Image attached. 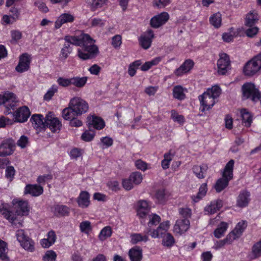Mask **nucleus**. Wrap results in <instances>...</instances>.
<instances>
[{"label":"nucleus","mask_w":261,"mask_h":261,"mask_svg":"<svg viewBox=\"0 0 261 261\" xmlns=\"http://www.w3.org/2000/svg\"><path fill=\"white\" fill-rule=\"evenodd\" d=\"M228 227V223L225 222H222L215 230L214 232V236L218 239L224 236Z\"/></svg>","instance_id":"36"},{"label":"nucleus","mask_w":261,"mask_h":261,"mask_svg":"<svg viewBox=\"0 0 261 261\" xmlns=\"http://www.w3.org/2000/svg\"><path fill=\"white\" fill-rule=\"evenodd\" d=\"M95 136V132L91 130V128L89 130H85L82 135V139L86 142H90L92 141Z\"/></svg>","instance_id":"48"},{"label":"nucleus","mask_w":261,"mask_h":261,"mask_svg":"<svg viewBox=\"0 0 261 261\" xmlns=\"http://www.w3.org/2000/svg\"><path fill=\"white\" fill-rule=\"evenodd\" d=\"M207 169L208 167L206 165H202L201 166L195 165L193 166L192 170L197 177L201 179L205 177L204 174Z\"/></svg>","instance_id":"34"},{"label":"nucleus","mask_w":261,"mask_h":261,"mask_svg":"<svg viewBox=\"0 0 261 261\" xmlns=\"http://www.w3.org/2000/svg\"><path fill=\"white\" fill-rule=\"evenodd\" d=\"M148 36H142L139 39L141 46L144 49H147L151 46L152 39L154 37L153 32L151 30L147 31Z\"/></svg>","instance_id":"23"},{"label":"nucleus","mask_w":261,"mask_h":261,"mask_svg":"<svg viewBox=\"0 0 261 261\" xmlns=\"http://www.w3.org/2000/svg\"><path fill=\"white\" fill-rule=\"evenodd\" d=\"M45 127H48L53 133L59 132L62 127L61 121L58 118L52 117L49 114L45 117Z\"/></svg>","instance_id":"13"},{"label":"nucleus","mask_w":261,"mask_h":261,"mask_svg":"<svg viewBox=\"0 0 261 261\" xmlns=\"http://www.w3.org/2000/svg\"><path fill=\"white\" fill-rule=\"evenodd\" d=\"M234 162L233 160H230L226 165L222 172L223 179H231L233 177V168ZM219 179H223L219 178Z\"/></svg>","instance_id":"28"},{"label":"nucleus","mask_w":261,"mask_h":261,"mask_svg":"<svg viewBox=\"0 0 261 261\" xmlns=\"http://www.w3.org/2000/svg\"><path fill=\"white\" fill-rule=\"evenodd\" d=\"M171 113V118L175 122H177L180 124H182L185 122V118L183 115H179L176 111L172 110Z\"/></svg>","instance_id":"53"},{"label":"nucleus","mask_w":261,"mask_h":261,"mask_svg":"<svg viewBox=\"0 0 261 261\" xmlns=\"http://www.w3.org/2000/svg\"><path fill=\"white\" fill-rule=\"evenodd\" d=\"M242 94L244 99H251L253 101H256L258 98V90L255 85L251 83H246L242 87Z\"/></svg>","instance_id":"7"},{"label":"nucleus","mask_w":261,"mask_h":261,"mask_svg":"<svg viewBox=\"0 0 261 261\" xmlns=\"http://www.w3.org/2000/svg\"><path fill=\"white\" fill-rule=\"evenodd\" d=\"M190 222L187 219H179L176 220L174 226V232L181 235L186 232L189 228Z\"/></svg>","instance_id":"15"},{"label":"nucleus","mask_w":261,"mask_h":261,"mask_svg":"<svg viewBox=\"0 0 261 261\" xmlns=\"http://www.w3.org/2000/svg\"><path fill=\"white\" fill-rule=\"evenodd\" d=\"M24 194L38 196L43 193V188L37 185H28L25 188Z\"/></svg>","instance_id":"25"},{"label":"nucleus","mask_w":261,"mask_h":261,"mask_svg":"<svg viewBox=\"0 0 261 261\" xmlns=\"http://www.w3.org/2000/svg\"><path fill=\"white\" fill-rule=\"evenodd\" d=\"M249 28L245 31V33L247 37L252 38L257 34L259 29L257 27H253V26Z\"/></svg>","instance_id":"55"},{"label":"nucleus","mask_w":261,"mask_h":261,"mask_svg":"<svg viewBox=\"0 0 261 261\" xmlns=\"http://www.w3.org/2000/svg\"><path fill=\"white\" fill-rule=\"evenodd\" d=\"M80 228L82 232L88 234L92 229L91 223L89 221H84L80 223Z\"/></svg>","instance_id":"49"},{"label":"nucleus","mask_w":261,"mask_h":261,"mask_svg":"<svg viewBox=\"0 0 261 261\" xmlns=\"http://www.w3.org/2000/svg\"><path fill=\"white\" fill-rule=\"evenodd\" d=\"M229 180H217L214 188L217 192H220L228 185Z\"/></svg>","instance_id":"50"},{"label":"nucleus","mask_w":261,"mask_h":261,"mask_svg":"<svg viewBox=\"0 0 261 261\" xmlns=\"http://www.w3.org/2000/svg\"><path fill=\"white\" fill-rule=\"evenodd\" d=\"M194 65V63L192 60H186L180 66L175 70L174 73L176 76H181L188 73L193 67Z\"/></svg>","instance_id":"19"},{"label":"nucleus","mask_w":261,"mask_h":261,"mask_svg":"<svg viewBox=\"0 0 261 261\" xmlns=\"http://www.w3.org/2000/svg\"><path fill=\"white\" fill-rule=\"evenodd\" d=\"M121 43V36L119 35L114 36L112 39V44L115 48L119 47Z\"/></svg>","instance_id":"62"},{"label":"nucleus","mask_w":261,"mask_h":261,"mask_svg":"<svg viewBox=\"0 0 261 261\" xmlns=\"http://www.w3.org/2000/svg\"><path fill=\"white\" fill-rule=\"evenodd\" d=\"M87 119L89 129L93 127L96 129H101L105 126V123L103 119L95 115H89L87 117Z\"/></svg>","instance_id":"16"},{"label":"nucleus","mask_w":261,"mask_h":261,"mask_svg":"<svg viewBox=\"0 0 261 261\" xmlns=\"http://www.w3.org/2000/svg\"><path fill=\"white\" fill-rule=\"evenodd\" d=\"M12 204L15 206V213L11 210L10 204L3 202L0 204V213L12 225L17 227L22 226V217L28 216L29 214L30 207L28 202L27 200L14 198L12 201Z\"/></svg>","instance_id":"1"},{"label":"nucleus","mask_w":261,"mask_h":261,"mask_svg":"<svg viewBox=\"0 0 261 261\" xmlns=\"http://www.w3.org/2000/svg\"><path fill=\"white\" fill-rule=\"evenodd\" d=\"M169 19V14L163 12L152 17L150 20V25L152 28L157 29L165 24Z\"/></svg>","instance_id":"10"},{"label":"nucleus","mask_w":261,"mask_h":261,"mask_svg":"<svg viewBox=\"0 0 261 261\" xmlns=\"http://www.w3.org/2000/svg\"><path fill=\"white\" fill-rule=\"evenodd\" d=\"M62 117L65 120L69 121L74 117H78V116L75 114L74 110L69 103L68 107L64 109L62 111Z\"/></svg>","instance_id":"35"},{"label":"nucleus","mask_w":261,"mask_h":261,"mask_svg":"<svg viewBox=\"0 0 261 261\" xmlns=\"http://www.w3.org/2000/svg\"><path fill=\"white\" fill-rule=\"evenodd\" d=\"M247 226V221L242 220L238 223L232 231L240 238L246 229Z\"/></svg>","instance_id":"42"},{"label":"nucleus","mask_w":261,"mask_h":261,"mask_svg":"<svg viewBox=\"0 0 261 261\" xmlns=\"http://www.w3.org/2000/svg\"><path fill=\"white\" fill-rule=\"evenodd\" d=\"M64 40L65 41V43L68 44L70 46H71V45H74L80 47L84 42V34L81 35L80 37L66 36L64 38Z\"/></svg>","instance_id":"30"},{"label":"nucleus","mask_w":261,"mask_h":261,"mask_svg":"<svg viewBox=\"0 0 261 261\" xmlns=\"http://www.w3.org/2000/svg\"><path fill=\"white\" fill-rule=\"evenodd\" d=\"M135 166L138 169L142 171H145L147 169V164L141 160H137L135 162Z\"/></svg>","instance_id":"64"},{"label":"nucleus","mask_w":261,"mask_h":261,"mask_svg":"<svg viewBox=\"0 0 261 261\" xmlns=\"http://www.w3.org/2000/svg\"><path fill=\"white\" fill-rule=\"evenodd\" d=\"M250 200V192L246 190H242L236 198V206L241 208L246 207L248 205Z\"/></svg>","instance_id":"11"},{"label":"nucleus","mask_w":261,"mask_h":261,"mask_svg":"<svg viewBox=\"0 0 261 261\" xmlns=\"http://www.w3.org/2000/svg\"><path fill=\"white\" fill-rule=\"evenodd\" d=\"M258 14L254 11H250L245 18V25L248 27H252L258 20Z\"/></svg>","instance_id":"29"},{"label":"nucleus","mask_w":261,"mask_h":261,"mask_svg":"<svg viewBox=\"0 0 261 261\" xmlns=\"http://www.w3.org/2000/svg\"><path fill=\"white\" fill-rule=\"evenodd\" d=\"M28 142V138L27 136L23 135L21 136L18 140L17 144L18 146H20L21 148H24L27 146Z\"/></svg>","instance_id":"63"},{"label":"nucleus","mask_w":261,"mask_h":261,"mask_svg":"<svg viewBox=\"0 0 261 261\" xmlns=\"http://www.w3.org/2000/svg\"><path fill=\"white\" fill-rule=\"evenodd\" d=\"M58 91V87L56 85H53L44 95V99L49 100L54 96L55 93Z\"/></svg>","instance_id":"54"},{"label":"nucleus","mask_w":261,"mask_h":261,"mask_svg":"<svg viewBox=\"0 0 261 261\" xmlns=\"http://www.w3.org/2000/svg\"><path fill=\"white\" fill-rule=\"evenodd\" d=\"M163 239V245L165 246L170 247L173 246L175 243V240L171 234L167 233L164 234Z\"/></svg>","instance_id":"46"},{"label":"nucleus","mask_w":261,"mask_h":261,"mask_svg":"<svg viewBox=\"0 0 261 261\" xmlns=\"http://www.w3.org/2000/svg\"><path fill=\"white\" fill-rule=\"evenodd\" d=\"M8 248L7 244L0 239V258L3 261H9L7 256Z\"/></svg>","instance_id":"37"},{"label":"nucleus","mask_w":261,"mask_h":261,"mask_svg":"<svg viewBox=\"0 0 261 261\" xmlns=\"http://www.w3.org/2000/svg\"><path fill=\"white\" fill-rule=\"evenodd\" d=\"M221 15L218 13L213 14L210 18V23L216 28H219L221 25Z\"/></svg>","instance_id":"44"},{"label":"nucleus","mask_w":261,"mask_h":261,"mask_svg":"<svg viewBox=\"0 0 261 261\" xmlns=\"http://www.w3.org/2000/svg\"><path fill=\"white\" fill-rule=\"evenodd\" d=\"M74 20V17L69 13H64L61 14L55 22V28L58 29L61 26L66 23L72 22Z\"/></svg>","instance_id":"21"},{"label":"nucleus","mask_w":261,"mask_h":261,"mask_svg":"<svg viewBox=\"0 0 261 261\" xmlns=\"http://www.w3.org/2000/svg\"><path fill=\"white\" fill-rule=\"evenodd\" d=\"M199 100L201 105L202 106V109L201 110L202 112H204L205 110H209L215 105V98L210 96L208 94L205 92L199 96Z\"/></svg>","instance_id":"12"},{"label":"nucleus","mask_w":261,"mask_h":261,"mask_svg":"<svg viewBox=\"0 0 261 261\" xmlns=\"http://www.w3.org/2000/svg\"><path fill=\"white\" fill-rule=\"evenodd\" d=\"M69 103L78 116L86 113L88 110V103L80 97L72 98Z\"/></svg>","instance_id":"6"},{"label":"nucleus","mask_w":261,"mask_h":261,"mask_svg":"<svg viewBox=\"0 0 261 261\" xmlns=\"http://www.w3.org/2000/svg\"><path fill=\"white\" fill-rule=\"evenodd\" d=\"M250 256L253 259L261 257V239L252 246Z\"/></svg>","instance_id":"31"},{"label":"nucleus","mask_w":261,"mask_h":261,"mask_svg":"<svg viewBox=\"0 0 261 261\" xmlns=\"http://www.w3.org/2000/svg\"><path fill=\"white\" fill-rule=\"evenodd\" d=\"M207 192L206 184H202L199 189V192L196 196L192 197V200L194 202H197L200 200L206 194Z\"/></svg>","instance_id":"39"},{"label":"nucleus","mask_w":261,"mask_h":261,"mask_svg":"<svg viewBox=\"0 0 261 261\" xmlns=\"http://www.w3.org/2000/svg\"><path fill=\"white\" fill-rule=\"evenodd\" d=\"M155 198L157 202L159 203H162L165 201V191L163 190H159L155 195Z\"/></svg>","instance_id":"57"},{"label":"nucleus","mask_w":261,"mask_h":261,"mask_svg":"<svg viewBox=\"0 0 261 261\" xmlns=\"http://www.w3.org/2000/svg\"><path fill=\"white\" fill-rule=\"evenodd\" d=\"M173 97L181 100L186 98V95L184 93V88L180 85L175 86L173 89Z\"/></svg>","instance_id":"38"},{"label":"nucleus","mask_w":261,"mask_h":261,"mask_svg":"<svg viewBox=\"0 0 261 261\" xmlns=\"http://www.w3.org/2000/svg\"><path fill=\"white\" fill-rule=\"evenodd\" d=\"M15 149V143L12 138H8L2 141L0 144V156L11 155Z\"/></svg>","instance_id":"8"},{"label":"nucleus","mask_w":261,"mask_h":261,"mask_svg":"<svg viewBox=\"0 0 261 261\" xmlns=\"http://www.w3.org/2000/svg\"><path fill=\"white\" fill-rule=\"evenodd\" d=\"M106 0H92L91 8L93 11L95 9L101 8L104 4H105Z\"/></svg>","instance_id":"59"},{"label":"nucleus","mask_w":261,"mask_h":261,"mask_svg":"<svg viewBox=\"0 0 261 261\" xmlns=\"http://www.w3.org/2000/svg\"><path fill=\"white\" fill-rule=\"evenodd\" d=\"M17 240L25 250L32 252L35 250V243L25 232L23 229H18L16 232Z\"/></svg>","instance_id":"5"},{"label":"nucleus","mask_w":261,"mask_h":261,"mask_svg":"<svg viewBox=\"0 0 261 261\" xmlns=\"http://www.w3.org/2000/svg\"><path fill=\"white\" fill-rule=\"evenodd\" d=\"M148 217L149 221L147 224V233L150 234V233L152 231L151 227L153 225H158L161 221V218L155 214H151Z\"/></svg>","instance_id":"32"},{"label":"nucleus","mask_w":261,"mask_h":261,"mask_svg":"<svg viewBox=\"0 0 261 261\" xmlns=\"http://www.w3.org/2000/svg\"><path fill=\"white\" fill-rule=\"evenodd\" d=\"M241 115L243 124L246 127H250L252 122V116L251 113L246 109H243L241 111Z\"/></svg>","instance_id":"33"},{"label":"nucleus","mask_w":261,"mask_h":261,"mask_svg":"<svg viewBox=\"0 0 261 261\" xmlns=\"http://www.w3.org/2000/svg\"><path fill=\"white\" fill-rule=\"evenodd\" d=\"M112 233V230L110 226H107L103 227L100 231L98 238L100 241H104L110 237Z\"/></svg>","instance_id":"43"},{"label":"nucleus","mask_w":261,"mask_h":261,"mask_svg":"<svg viewBox=\"0 0 261 261\" xmlns=\"http://www.w3.org/2000/svg\"><path fill=\"white\" fill-rule=\"evenodd\" d=\"M128 254L130 261H141L142 259V250L139 246H136L130 249Z\"/></svg>","instance_id":"22"},{"label":"nucleus","mask_w":261,"mask_h":261,"mask_svg":"<svg viewBox=\"0 0 261 261\" xmlns=\"http://www.w3.org/2000/svg\"><path fill=\"white\" fill-rule=\"evenodd\" d=\"M57 257L56 253L53 250L47 251L43 256V261H55Z\"/></svg>","instance_id":"52"},{"label":"nucleus","mask_w":261,"mask_h":261,"mask_svg":"<svg viewBox=\"0 0 261 261\" xmlns=\"http://www.w3.org/2000/svg\"><path fill=\"white\" fill-rule=\"evenodd\" d=\"M170 3V0H153V6L158 8L164 7Z\"/></svg>","instance_id":"60"},{"label":"nucleus","mask_w":261,"mask_h":261,"mask_svg":"<svg viewBox=\"0 0 261 261\" xmlns=\"http://www.w3.org/2000/svg\"><path fill=\"white\" fill-rule=\"evenodd\" d=\"M57 83L60 86L63 87H67L71 85V78L66 79L60 77L57 80Z\"/></svg>","instance_id":"56"},{"label":"nucleus","mask_w":261,"mask_h":261,"mask_svg":"<svg viewBox=\"0 0 261 261\" xmlns=\"http://www.w3.org/2000/svg\"><path fill=\"white\" fill-rule=\"evenodd\" d=\"M170 225V223L169 221H166L161 223L156 229L152 230V232L150 233V236L153 238L163 237V235L165 234L168 231Z\"/></svg>","instance_id":"18"},{"label":"nucleus","mask_w":261,"mask_h":261,"mask_svg":"<svg viewBox=\"0 0 261 261\" xmlns=\"http://www.w3.org/2000/svg\"><path fill=\"white\" fill-rule=\"evenodd\" d=\"M261 69V52L248 61L244 65L243 72L246 76H251Z\"/></svg>","instance_id":"4"},{"label":"nucleus","mask_w":261,"mask_h":261,"mask_svg":"<svg viewBox=\"0 0 261 261\" xmlns=\"http://www.w3.org/2000/svg\"><path fill=\"white\" fill-rule=\"evenodd\" d=\"M44 118L41 114H34L32 116L30 121L34 128L37 130H41L45 128V120L44 121Z\"/></svg>","instance_id":"20"},{"label":"nucleus","mask_w":261,"mask_h":261,"mask_svg":"<svg viewBox=\"0 0 261 261\" xmlns=\"http://www.w3.org/2000/svg\"><path fill=\"white\" fill-rule=\"evenodd\" d=\"M87 81V77L86 76L82 77L76 76L71 78V85H73L77 88H82L84 87Z\"/></svg>","instance_id":"40"},{"label":"nucleus","mask_w":261,"mask_h":261,"mask_svg":"<svg viewBox=\"0 0 261 261\" xmlns=\"http://www.w3.org/2000/svg\"><path fill=\"white\" fill-rule=\"evenodd\" d=\"M13 122V120L5 116H2L0 118V127H5L7 125H12Z\"/></svg>","instance_id":"58"},{"label":"nucleus","mask_w":261,"mask_h":261,"mask_svg":"<svg viewBox=\"0 0 261 261\" xmlns=\"http://www.w3.org/2000/svg\"><path fill=\"white\" fill-rule=\"evenodd\" d=\"M72 48L68 44L64 43L63 47L61 49L60 58L62 60H65L72 52Z\"/></svg>","instance_id":"41"},{"label":"nucleus","mask_w":261,"mask_h":261,"mask_svg":"<svg viewBox=\"0 0 261 261\" xmlns=\"http://www.w3.org/2000/svg\"><path fill=\"white\" fill-rule=\"evenodd\" d=\"M205 92L216 99L221 94V89L218 86H214L211 88L208 89Z\"/></svg>","instance_id":"45"},{"label":"nucleus","mask_w":261,"mask_h":261,"mask_svg":"<svg viewBox=\"0 0 261 261\" xmlns=\"http://www.w3.org/2000/svg\"><path fill=\"white\" fill-rule=\"evenodd\" d=\"M230 65V61L229 56L226 53L220 55V58L217 61L218 72L219 74L224 75L228 71Z\"/></svg>","instance_id":"9"},{"label":"nucleus","mask_w":261,"mask_h":261,"mask_svg":"<svg viewBox=\"0 0 261 261\" xmlns=\"http://www.w3.org/2000/svg\"><path fill=\"white\" fill-rule=\"evenodd\" d=\"M78 205L82 208L87 207L90 204V195L86 191H82L77 200Z\"/></svg>","instance_id":"27"},{"label":"nucleus","mask_w":261,"mask_h":261,"mask_svg":"<svg viewBox=\"0 0 261 261\" xmlns=\"http://www.w3.org/2000/svg\"><path fill=\"white\" fill-rule=\"evenodd\" d=\"M30 59L29 55L27 53L23 54L19 57L18 64L15 68V70L19 73L27 71L30 67Z\"/></svg>","instance_id":"17"},{"label":"nucleus","mask_w":261,"mask_h":261,"mask_svg":"<svg viewBox=\"0 0 261 261\" xmlns=\"http://www.w3.org/2000/svg\"><path fill=\"white\" fill-rule=\"evenodd\" d=\"M141 180H122V185L126 190H131L135 185H139Z\"/></svg>","instance_id":"51"},{"label":"nucleus","mask_w":261,"mask_h":261,"mask_svg":"<svg viewBox=\"0 0 261 261\" xmlns=\"http://www.w3.org/2000/svg\"><path fill=\"white\" fill-rule=\"evenodd\" d=\"M83 41L81 48L77 49L78 57L83 60L96 58L99 54V50L97 46L94 44L95 41L89 35L84 34Z\"/></svg>","instance_id":"3"},{"label":"nucleus","mask_w":261,"mask_h":261,"mask_svg":"<svg viewBox=\"0 0 261 261\" xmlns=\"http://www.w3.org/2000/svg\"><path fill=\"white\" fill-rule=\"evenodd\" d=\"M136 210L137 216L140 218H144L150 209V204L146 200H140L136 203Z\"/></svg>","instance_id":"14"},{"label":"nucleus","mask_w":261,"mask_h":261,"mask_svg":"<svg viewBox=\"0 0 261 261\" xmlns=\"http://www.w3.org/2000/svg\"><path fill=\"white\" fill-rule=\"evenodd\" d=\"M149 240L147 234L133 233L130 235V242L132 244H137L141 242L146 243Z\"/></svg>","instance_id":"26"},{"label":"nucleus","mask_w":261,"mask_h":261,"mask_svg":"<svg viewBox=\"0 0 261 261\" xmlns=\"http://www.w3.org/2000/svg\"><path fill=\"white\" fill-rule=\"evenodd\" d=\"M17 102L16 95L12 92L0 94V106L3 105L6 108L4 113L6 115L12 114L15 122L23 123L28 120L31 112L28 107L22 106L12 113L11 110L14 111L16 108Z\"/></svg>","instance_id":"2"},{"label":"nucleus","mask_w":261,"mask_h":261,"mask_svg":"<svg viewBox=\"0 0 261 261\" xmlns=\"http://www.w3.org/2000/svg\"><path fill=\"white\" fill-rule=\"evenodd\" d=\"M239 238V237L232 231L227 235L226 237L224 239V240L227 244H230L234 240Z\"/></svg>","instance_id":"61"},{"label":"nucleus","mask_w":261,"mask_h":261,"mask_svg":"<svg viewBox=\"0 0 261 261\" xmlns=\"http://www.w3.org/2000/svg\"><path fill=\"white\" fill-rule=\"evenodd\" d=\"M69 213V208L65 205H58L55 207V213L60 216L67 215Z\"/></svg>","instance_id":"47"},{"label":"nucleus","mask_w":261,"mask_h":261,"mask_svg":"<svg viewBox=\"0 0 261 261\" xmlns=\"http://www.w3.org/2000/svg\"><path fill=\"white\" fill-rule=\"evenodd\" d=\"M223 204V201L217 199L212 201L210 204L205 207V211L208 214H213L219 211Z\"/></svg>","instance_id":"24"}]
</instances>
